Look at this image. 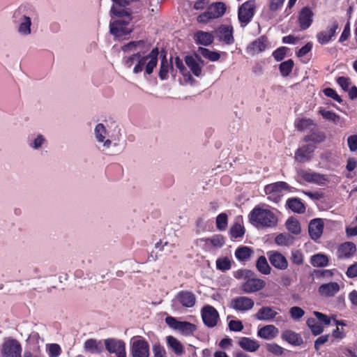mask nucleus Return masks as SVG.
Wrapping results in <instances>:
<instances>
[{"label":"nucleus","mask_w":357,"mask_h":357,"mask_svg":"<svg viewBox=\"0 0 357 357\" xmlns=\"http://www.w3.org/2000/svg\"><path fill=\"white\" fill-rule=\"evenodd\" d=\"M129 23V20H115L113 22L110 23L109 31L113 36L118 38L129 35L132 31L131 29H128L127 27Z\"/></svg>","instance_id":"10"},{"label":"nucleus","mask_w":357,"mask_h":357,"mask_svg":"<svg viewBox=\"0 0 357 357\" xmlns=\"http://www.w3.org/2000/svg\"><path fill=\"white\" fill-rule=\"evenodd\" d=\"M22 348L18 340L7 338L2 344L1 357H22Z\"/></svg>","instance_id":"4"},{"label":"nucleus","mask_w":357,"mask_h":357,"mask_svg":"<svg viewBox=\"0 0 357 357\" xmlns=\"http://www.w3.org/2000/svg\"><path fill=\"white\" fill-rule=\"evenodd\" d=\"M159 50L154 47L148 54H142L138 62L133 68V73L138 74L144 70V74L150 75L153 73L154 68L157 66L158 61Z\"/></svg>","instance_id":"2"},{"label":"nucleus","mask_w":357,"mask_h":357,"mask_svg":"<svg viewBox=\"0 0 357 357\" xmlns=\"http://www.w3.org/2000/svg\"><path fill=\"white\" fill-rule=\"evenodd\" d=\"M174 61H175V66H176V68L178 69L179 72L184 77L188 76L189 79H193V78L192 77L191 75L190 74L189 72H188L185 66H184L182 59H181L178 56H176L174 58Z\"/></svg>","instance_id":"49"},{"label":"nucleus","mask_w":357,"mask_h":357,"mask_svg":"<svg viewBox=\"0 0 357 357\" xmlns=\"http://www.w3.org/2000/svg\"><path fill=\"white\" fill-rule=\"evenodd\" d=\"M278 329L274 325H266L257 331V335L265 340H272L278 334Z\"/></svg>","instance_id":"25"},{"label":"nucleus","mask_w":357,"mask_h":357,"mask_svg":"<svg viewBox=\"0 0 357 357\" xmlns=\"http://www.w3.org/2000/svg\"><path fill=\"white\" fill-rule=\"evenodd\" d=\"M215 19V17H213V15L212 13L208 9L207 11L200 14L197 17V21L199 23H208L211 20Z\"/></svg>","instance_id":"61"},{"label":"nucleus","mask_w":357,"mask_h":357,"mask_svg":"<svg viewBox=\"0 0 357 357\" xmlns=\"http://www.w3.org/2000/svg\"><path fill=\"white\" fill-rule=\"evenodd\" d=\"M277 314L278 312L271 307H262L258 310L255 317L258 320H271L273 319Z\"/></svg>","instance_id":"30"},{"label":"nucleus","mask_w":357,"mask_h":357,"mask_svg":"<svg viewBox=\"0 0 357 357\" xmlns=\"http://www.w3.org/2000/svg\"><path fill=\"white\" fill-rule=\"evenodd\" d=\"M145 41L142 40L131 41L127 44L123 45L121 47V50L123 52H127L135 50L137 47H143Z\"/></svg>","instance_id":"50"},{"label":"nucleus","mask_w":357,"mask_h":357,"mask_svg":"<svg viewBox=\"0 0 357 357\" xmlns=\"http://www.w3.org/2000/svg\"><path fill=\"white\" fill-rule=\"evenodd\" d=\"M346 275L349 278H354L357 277V261L350 265L346 271Z\"/></svg>","instance_id":"64"},{"label":"nucleus","mask_w":357,"mask_h":357,"mask_svg":"<svg viewBox=\"0 0 357 357\" xmlns=\"http://www.w3.org/2000/svg\"><path fill=\"white\" fill-rule=\"evenodd\" d=\"M267 256L271 264L279 270H285L288 267V261L286 257L278 251H268Z\"/></svg>","instance_id":"13"},{"label":"nucleus","mask_w":357,"mask_h":357,"mask_svg":"<svg viewBox=\"0 0 357 357\" xmlns=\"http://www.w3.org/2000/svg\"><path fill=\"white\" fill-rule=\"evenodd\" d=\"M253 253L252 250L247 246L238 247L235 251V257L241 261H247Z\"/></svg>","instance_id":"33"},{"label":"nucleus","mask_w":357,"mask_h":357,"mask_svg":"<svg viewBox=\"0 0 357 357\" xmlns=\"http://www.w3.org/2000/svg\"><path fill=\"white\" fill-rule=\"evenodd\" d=\"M314 13L309 6L301 8L298 13V22L301 31L307 29L313 22Z\"/></svg>","instance_id":"11"},{"label":"nucleus","mask_w":357,"mask_h":357,"mask_svg":"<svg viewBox=\"0 0 357 357\" xmlns=\"http://www.w3.org/2000/svg\"><path fill=\"white\" fill-rule=\"evenodd\" d=\"M198 53L203 57L211 61H217L220 58V54L218 52L211 51L209 49L199 47L197 50Z\"/></svg>","instance_id":"35"},{"label":"nucleus","mask_w":357,"mask_h":357,"mask_svg":"<svg viewBox=\"0 0 357 357\" xmlns=\"http://www.w3.org/2000/svg\"><path fill=\"white\" fill-rule=\"evenodd\" d=\"M255 305L253 299L247 296H238L231 299L230 307L237 311H248Z\"/></svg>","instance_id":"12"},{"label":"nucleus","mask_w":357,"mask_h":357,"mask_svg":"<svg viewBox=\"0 0 357 357\" xmlns=\"http://www.w3.org/2000/svg\"><path fill=\"white\" fill-rule=\"evenodd\" d=\"M195 56L197 58V60L191 55H187L185 56L184 61L192 73L196 77H199L202 75V66L198 61L204 63V61L202 60L201 57L198 54H196Z\"/></svg>","instance_id":"17"},{"label":"nucleus","mask_w":357,"mask_h":357,"mask_svg":"<svg viewBox=\"0 0 357 357\" xmlns=\"http://www.w3.org/2000/svg\"><path fill=\"white\" fill-rule=\"evenodd\" d=\"M268 352L275 356H282L284 354V348L276 343H268L266 345Z\"/></svg>","instance_id":"51"},{"label":"nucleus","mask_w":357,"mask_h":357,"mask_svg":"<svg viewBox=\"0 0 357 357\" xmlns=\"http://www.w3.org/2000/svg\"><path fill=\"white\" fill-rule=\"evenodd\" d=\"M176 300L184 307L190 308L195 306L196 303V296L189 291H180L176 296Z\"/></svg>","instance_id":"18"},{"label":"nucleus","mask_w":357,"mask_h":357,"mask_svg":"<svg viewBox=\"0 0 357 357\" xmlns=\"http://www.w3.org/2000/svg\"><path fill=\"white\" fill-rule=\"evenodd\" d=\"M245 227L241 224L236 222L230 228L229 234L231 238H238L243 237L245 234Z\"/></svg>","instance_id":"42"},{"label":"nucleus","mask_w":357,"mask_h":357,"mask_svg":"<svg viewBox=\"0 0 357 357\" xmlns=\"http://www.w3.org/2000/svg\"><path fill=\"white\" fill-rule=\"evenodd\" d=\"M172 57L170 61L167 59L166 55L165 54L161 59L160 70L158 73V77L161 80H165L168 78V73L170 72L173 74L174 69L172 62Z\"/></svg>","instance_id":"24"},{"label":"nucleus","mask_w":357,"mask_h":357,"mask_svg":"<svg viewBox=\"0 0 357 357\" xmlns=\"http://www.w3.org/2000/svg\"><path fill=\"white\" fill-rule=\"evenodd\" d=\"M289 313L292 319L298 320L305 314V311L300 307L294 306L290 308Z\"/></svg>","instance_id":"58"},{"label":"nucleus","mask_w":357,"mask_h":357,"mask_svg":"<svg viewBox=\"0 0 357 357\" xmlns=\"http://www.w3.org/2000/svg\"><path fill=\"white\" fill-rule=\"evenodd\" d=\"M289 185L284 181H278L268 184L264 188V192L266 195L281 192L282 190H288Z\"/></svg>","instance_id":"29"},{"label":"nucleus","mask_w":357,"mask_h":357,"mask_svg":"<svg viewBox=\"0 0 357 357\" xmlns=\"http://www.w3.org/2000/svg\"><path fill=\"white\" fill-rule=\"evenodd\" d=\"M218 270L226 271L231 268V260L228 257H220L216 260Z\"/></svg>","instance_id":"46"},{"label":"nucleus","mask_w":357,"mask_h":357,"mask_svg":"<svg viewBox=\"0 0 357 357\" xmlns=\"http://www.w3.org/2000/svg\"><path fill=\"white\" fill-rule=\"evenodd\" d=\"M316 146L307 144L298 148L295 152V158L299 162H305L312 158V153L314 151Z\"/></svg>","instance_id":"16"},{"label":"nucleus","mask_w":357,"mask_h":357,"mask_svg":"<svg viewBox=\"0 0 357 357\" xmlns=\"http://www.w3.org/2000/svg\"><path fill=\"white\" fill-rule=\"evenodd\" d=\"M228 326L231 331L240 332L243 329V325L239 320H231L229 322Z\"/></svg>","instance_id":"62"},{"label":"nucleus","mask_w":357,"mask_h":357,"mask_svg":"<svg viewBox=\"0 0 357 357\" xmlns=\"http://www.w3.org/2000/svg\"><path fill=\"white\" fill-rule=\"evenodd\" d=\"M149 344L142 336H135L131 339L130 352L132 357H149Z\"/></svg>","instance_id":"3"},{"label":"nucleus","mask_w":357,"mask_h":357,"mask_svg":"<svg viewBox=\"0 0 357 357\" xmlns=\"http://www.w3.org/2000/svg\"><path fill=\"white\" fill-rule=\"evenodd\" d=\"M253 275V271L248 269H240L234 273V277L236 279H244L247 280L248 278H250Z\"/></svg>","instance_id":"60"},{"label":"nucleus","mask_w":357,"mask_h":357,"mask_svg":"<svg viewBox=\"0 0 357 357\" xmlns=\"http://www.w3.org/2000/svg\"><path fill=\"white\" fill-rule=\"evenodd\" d=\"M256 267L260 273L268 275L271 273V268L268 264L267 259L264 256H260L256 263Z\"/></svg>","instance_id":"39"},{"label":"nucleus","mask_w":357,"mask_h":357,"mask_svg":"<svg viewBox=\"0 0 357 357\" xmlns=\"http://www.w3.org/2000/svg\"><path fill=\"white\" fill-rule=\"evenodd\" d=\"M142 56V52H137L132 54L129 56H125L123 58V63L127 68H130L135 63V61L138 62L139 58Z\"/></svg>","instance_id":"54"},{"label":"nucleus","mask_w":357,"mask_h":357,"mask_svg":"<svg viewBox=\"0 0 357 357\" xmlns=\"http://www.w3.org/2000/svg\"><path fill=\"white\" fill-rule=\"evenodd\" d=\"M339 24L337 20H333L326 30H323L316 34L317 42L321 45H326L335 39Z\"/></svg>","instance_id":"6"},{"label":"nucleus","mask_w":357,"mask_h":357,"mask_svg":"<svg viewBox=\"0 0 357 357\" xmlns=\"http://www.w3.org/2000/svg\"><path fill=\"white\" fill-rule=\"evenodd\" d=\"M340 289V285L336 282H330L321 284L318 288L320 296L324 297H333Z\"/></svg>","instance_id":"19"},{"label":"nucleus","mask_w":357,"mask_h":357,"mask_svg":"<svg viewBox=\"0 0 357 357\" xmlns=\"http://www.w3.org/2000/svg\"><path fill=\"white\" fill-rule=\"evenodd\" d=\"M326 139V135L322 131H315L306 135L303 138V141L306 143L313 142L314 144H319L323 142Z\"/></svg>","instance_id":"32"},{"label":"nucleus","mask_w":357,"mask_h":357,"mask_svg":"<svg viewBox=\"0 0 357 357\" xmlns=\"http://www.w3.org/2000/svg\"><path fill=\"white\" fill-rule=\"evenodd\" d=\"M84 348L91 354H100L103 351L102 341L93 338L89 339L84 342Z\"/></svg>","instance_id":"27"},{"label":"nucleus","mask_w":357,"mask_h":357,"mask_svg":"<svg viewBox=\"0 0 357 357\" xmlns=\"http://www.w3.org/2000/svg\"><path fill=\"white\" fill-rule=\"evenodd\" d=\"M324 222L320 218H315L310 221L308 227L309 234L312 239L319 238L323 233Z\"/></svg>","instance_id":"21"},{"label":"nucleus","mask_w":357,"mask_h":357,"mask_svg":"<svg viewBox=\"0 0 357 357\" xmlns=\"http://www.w3.org/2000/svg\"><path fill=\"white\" fill-rule=\"evenodd\" d=\"M286 204L294 213H303L305 211L304 204L298 198H290L287 199Z\"/></svg>","instance_id":"31"},{"label":"nucleus","mask_w":357,"mask_h":357,"mask_svg":"<svg viewBox=\"0 0 357 357\" xmlns=\"http://www.w3.org/2000/svg\"><path fill=\"white\" fill-rule=\"evenodd\" d=\"M167 343L171 347L176 355H181L183 353V347L182 344L174 337L169 335L167 337Z\"/></svg>","instance_id":"36"},{"label":"nucleus","mask_w":357,"mask_h":357,"mask_svg":"<svg viewBox=\"0 0 357 357\" xmlns=\"http://www.w3.org/2000/svg\"><path fill=\"white\" fill-rule=\"evenodd\" d=\"M310 263L314 267H324L328 264V258L324 254H316L311 257Z\"/></svg>","instance_id":"34"},{"label":"nucleus","mask_w":357,"mask_h":357,"mask_svg":"<svg viewBox=\"0 0 357 357\" xmlns=\"http://www.w3.org/2000/svg\"><path fill=\"white\" fill-rule=\"evenodd\" d=\"M255 11V2L250 0L243 3L238 10V18L241 26H245L252 19Z\"/></svg>","instance_id":"5"},{"label":"nucleus","mask_w":357,"mask_h":357,"mask_svg":"<svg viewBox=\"0 0 357 357\" xmlns=\"http://www.w3.org/2000/svg\"><path fill=\"white\" fill-rule=\"evenodd\" d=\"M323 92L326 96L333 98L339 103H342L343 101L336 91L332 88H326Z\"/></svg>","instance_id":"57"},{"label":"nucleus","mask_w":357,"mask_h":357,"mask_svg":"<svg viewBox=\"0 0 357 357\" xmlns=\"http://www.w3.org/2000/svg\"><path fill=\"white\" fill-rule=\"evenodd\" d=\"M153 351L154 357H165L166 356V351L165 348L160 344H154L153 346Z\"/></svg>","instance_id":"63"},{"label":"nucleus","mask_w":357,"mask_h":357,"mask_svg":"<svg viewBox=\"0 0 357 357\" xmlns=\"http://www.w3.org/2000/svg\"><path fill=\"white\" fill-rule=\"evenodd\" d=\"M209 241H210L211 245L216 248H221L225 243V238L223 237L222 235H220V234H218V235H215V236H212Z\"/></svg>","instance_id":"59"},{"label":"nucleus","mask_w":357,"mask_h":357,"mask_svg":"<svg viewBox=\"0 0 357 357\" xmlns=\"http://www.w3.org/2000/svg\"><path fill=\"white\" fill-rule=\"evenodd\" d=\"M266 285L264 280L257 278L255 273L253 272V275L248 278L245 282L241 285V289L246 294H250L261 290Z\"/></svg>","instance_id":"9"},{"label":"nucleus","mask_w":357,"mask_h":357,"mask_svg":"<svg viewBox=\"0 0 357 357\" xmlns=\"http://www.w3.org/2000/svg\"><path fill=\"white\" fill-rule=\"evenodd\" d=\"M203 323L208 328L215 327L220 319L218 310L210 305L204 306L201 310Z\"/></svg>","instance_id":"7"},{"label":"nucleus","mask_w":357,"mask_h":357,"mask_svg":"<svg viewBox=\"0 0 357 357\" xmlns=\"http://www.w3.org/2000/svg\"><path fill=\"white\" fill-rule=\"evenodd\" d=\"M291 261L293 264L296 265H302L304 262V257L302 252L299 250H294L291 251Z\"/></svg>","instance_id":"52"},{"label":"nucleus","mask_w":357,"mask_h":357,"mask_svg":"<svg viewBox=\"0 0 357 357\" xmlns=\"http://www.w3.org/2000/svg\"><path fill=\"white\" fill-rule=\"evenodd\" d=\"M195 40L197 44L208 46L213 43L214 36L211 33L198 31L195 34Z\"/></svg>","instance_id":"26"},{"label":"nucleus","mask_w":357,"mask_h":357,"mask_svg":"<svg viewBox=\"0 0 357 357\" xmlns=\"http://www.w3.org/2000/svg\"><path fill=\"white\" fill-rule=\"evenodd\" d=\"M288 50L287 47H280L273 52V56L277 61H280L285 57Z\"/></svg>","instance_id":"55"},{"label":"nucleus","mask_w":357,"mask_h":357,"mask_svg":"<svg viewBox=\"0 0 357 357\" xmlns=\"http://www.w3.org/2000/svg\"><path fill=\"white\" fill-rule=\"evenodd\" d=\"M306 324L314 336L320 335L324 331V326L314 318H308Z\"/></svg>","instance_id":"37"},{"label":"nucleus","mask_w":357,"mask_h":357,"mask_svg":"<svg viewBox=\"0 0 357 357\" xmlns=\"http://www.w3.org/2000/svg\"><path fill=\"white\" fill-rule=\"evenodd\" d=\"M233 32V26L227 24H221L216 30V34L219 40L223 41L227 45L234 43Z\"/></svg>","instance_id":"15"},{"label":"nucleus","mask_w":357,"mask_h":357,"mask_svg":"<svg viewBox=\"0 0 357 357\" xmlns=\"http://www.w3.org/2000/svg\"><path fill=\"white\" fill-rule=\"evenodd\" d=\"M197 327L195 324L188 321H181L178 331L185 335H192L195 331Z\"/></svg>","instance_id":"41"},{"label":"nucleus","mask_w":357,"mask_h":357,"mask_svg":"<svg viewBox=\"0 0 357 357\" xmlns=\"http://www.w3.org/2000/svg\"><path fill=\"white\" fill-rule=\"evenodd\" d=\"M281 338L293 346H301L303 340L299 333L291 330H286L282 333Z\"/></svg>","instance_id":"23"},{"label":"nucleus","mask_w":357,"mask_h":357,"mask_svg":"<svg viewBox=\"0 0 357 357\" xmlns=\"http://www.w3.org/2000/svg\"><path fill=\"white\" fill-rule=\"evenodd\" d=\"M228 224V217L225 213H220L216 218V227L220 231L226 229Z\"/></svg>","instance_id":"48"},{"label":"nucleus","mask_w":357,"mask_h":357,"mask_svg":"<svg viewBox=\"0 0 357 357\" xmlns=\"http://www.w3.org/2000/svg\"><path fill=\"white\" fill-rule=\"evenodd\" d=\"M299 174L303 180L309 183L323 184L326 181V178L324 174H321L317 172L301 170Z\"/></svg>","instance_id":"22"},{"label":"nucleus","mask_w":357,"mask_h":357,"mask_svg":"<svg viewBox=\"0 0 357 357\" xmlns=\"http://www.w3.org/2000/svg\"><path fill=\"white\" fill-rule=\"evenodd\" d=\"M95 133L98 142H103L105 138L106 129L103 124L99 123L95 128Z\"/></svg>","instance_id":"56"},{"label":"nucleus","mask_w":357,"mask_h":357,"mask_svg":"<svg viewBox=\"0 0 357 357\" xmlns=\"http://www.w3.org/2000/svg\"><path fill=\"white\" fill-rule=\"evenodd\" d=\"M111 12L113 13V15L119 17H126L128 18L126 20H129V22H130L132 20L130 10H126L122 7L118 8L113 6L111 8Z\"/></svg>","instance_id":"47"},{"label":"nucleus","mask_w":357,"mask_h":357,"mask_svg":"<svg viewBox=\"0 0 357 357\" xmlns=\"http://www.w3.org/2000/svg\"><path fill=\"white\" fill-rule=\"evenodd\" d=\"M208 9L213 15V17H215V18H218L225 13L226 6L222 2H216L213 3Z\"/></svg>","instance_id":"38"},{"label":"nucleus","mask_w":357,"mask_h":357,"mask_svg":"<svg viewBox=\"0 0 357 357\" xmlns=\"http://www.w3.org/2000/svg\"><path fill=\"white\" fill-rule=\"evenodd\" d=\"M105 349L110 354H115L116 357H126V344L121 340L107 338L105 340Z\"/></svg>","instance_id":"8"},{"label":"nucleus","mask_w":357,"mask_h":357,"mask_svg":"<svg viewBox=\"0 0 357 357\" xmlns=\"http://www.w3.org/2000/svg\"><path fill=\"white\" fill-rule=\"evenodd\" d=\"M356 250V246L353 242L347 241L338 246L336 255L340 259H350L354 256Z\"/></svg>","instance_id":"14"},{"label":"nucleus","mask_w":357,"mask_h":357,"mask_svg":"<svg viewBox=\"0 0 357 357\" xmlns=\"http://www.w3.org/2000/svg\"><path fill=\"white\" fill-rule=\"evenodd\" d=\"M31 22L29 17L24 16V22H22L19 26V31L23 34H29L31 33Z\"/></svg>","instance_id":"53"},{"label":"nucleus","mask_w":357,"mask_h":357,"mask_svg":"<svg viewBox=\"0 0 357 357\" xmlns=\"http://www.w3.org/2000/svg\"><path fill=\"white\" fill-rule=\"evenodd\" d=\"M295 126L298 130L304 131L314 126V123L311 119L302 118L295 123Z\"/></svg>","instance_id":"44"},{"label":"nucleus","mask_w":357,"mask_h":357,"mask_svg":"<svg viewBox=\"0 0 357 357\" xmlns=\"http://www.w3.org/2000/svg\"><path fill=\"white\" fill-rule=\"evenodd\" d=\"M267 38L265 36H261L248 45L247 52L252 54L261 52L267 48Z\"/></svg>","instance_id":"20"},{"label":"nucleus","mask_w":357,"mask_h":357,"mask_svg":"<svg viewBox=\"0 0 357 357\" xmlns=\"http://www.w3.org/2000/svg\"><path fill=\"white\" fill-rule=\"evenodd\" d=\"M294 63L292 59H288L284 62H282L279 66V70L280 74L283 77H287L290 75L294 68Z\"/></svg>","instance_id":"40"},{"label":"nucleus","mask_w":357,"mask_h":357,"mask_svg":"<svg viewBox=\"0 0 357 357\" xmlns=\"http://www.w3.org/2000/svg\"><path fill=\"white\" fill-rule=\"evenodd\" d=\"M265 206V204L257 205L248 215L249 222L257 228H273L278 225V219L276 214Z\"/></svg>","instance_id":"1"},{"label":"nucleus","mask_w":357,"mask_h":357,"mask_svg":"<svg viewBox=\"0 0 357 357\" xmlns=\"http://www.w3.org/2000/svg\"><path fill=\"white\" fill-rule=\"evenodd\" d=\"M319 113L322 116L324 119L331 121L334 123H337L340 120V116L338 114L332 111H326L322 107L319 108Z\"/></svg>","instance_id":"45"},{"label":"nucleus","mask_w":357,"mask_h":357,"mask_svg":"<svg viewBox=\"0 0 357 357\" xmlns=\"http://www.w3.org/2000/svg\"><path fill=\"white\" fill-rule=\"evenodd\" d=\"M238 344L243 349L250 352L256 351L260 347L257 341L246 337H241Z\"/></svg>","instance_id":"28"},{"label":"nucleus","mask_w":357,"mask_h":357,"mask_svg":"<svg viewBox=\"0 0 357 357\" xmlns=\"http://www.w3.org/2000/svg\"><path fill=\"white\" fill-rule=\"evenodd\" d=\"M286 227L287 230L294 234L298 235L301 233L300 223L294 218H290L287 220Z\"/></svg>","instance_id":"43"}]
</instances>
